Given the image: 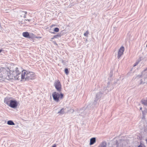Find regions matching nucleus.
Wrapping results in <instances>:
<instances>
[{
    "mask_svg": "<svg viewBox=\"0 0 147 147\" xmlns=\"http://www.w3.org/2000/svg\"><path fill=\"white\" fill-rule=\"evenodd\" d=\"M26 72L24 70L22 71V73L20 71L18 67L16 68L15 71H14L12 74H10V75H8V77L10 79H15L17 80H19L20 79H23L25 78Z\"/></svg>",
    "mask_w": 147,
    "mask_h": 147,
    "instance_id": "1",
    "label": "nucleus"
},
{
    "mask_svg": "<svg viewBox=\"0 0 147 147\" xmlns=\"http://www.w3.org/2000/svg\"><path fill=\"white\" fill-rule=\"evenodd\" d=\"M35 75L34 73L32 72H27L25 76L26 80H33L35 78Z\"/></svg>",
    "mask_w": 147,
    "mask_h": 147,
    "instance_id": "2",
    "label": "nucleus"
},
{
    "mask_svg": "<svg viewBox=\"0 0 147 147\" xmlns=\"http://www.w3.org/2000/svg\"><path fill=\"white\" fill-rule=\"evenodd\" d=\"M54 86L56 90L59 92L61 90V86L60 82L59 80H56L54 84Z\"/></svg>",
    "mask_w": 147,
    "mask_h": 147,
    "instance_id": "3",
    "label": "nucleus"
},
{
    "mask_svg": "<svg viewBox=\"0 0 147 147\" xmlns=\"http://www.w3.org/2000/svg\"><path fill=\"white\" fill-rule=\"evenodd\" d=\"M18 102L16 100H12L11 101L8 106L12 108H16L18 106Z\"/></svg>",
    "mask_w": 147,
    "mask_h": 147,
    "instance_id": "4",
    "label": "nucleus"
},
{
    "mask_svg": "<svg viewBox=\"0 0 147 147\" xmlns=\"http://www.w3.org/2000/svg\"><path fill=\"white\" fill-rule=\"evenodd\" d=\"M52 96L54 100L56 102H58L59 101V96L58 93L54 92L52 94Z\"/></svg>",
    "mask_w": 147,
    "mask_h": 147,
    "instance_id": "5",
    "label": "nucleus"
},
{
    "mask_svg": "<svg viewBox=\"0 0 147 147\" xmlns=\"http://www.w3.org/2000/svg\"><path fill=\"white\" fill-rule=\"evenodd\" d=\"M102 94L101 92H99L97 93L96 95V98L94 102V105L96 104L97 100L102 97Z\"/></svg>",
    "mask_w": 147,
    "mask_h": 147,
    "instance_id": "6",
    "label": "nucleus"
},
{
    "mask_svg": "<svg viewBox=\"0 0 147 147\" xmlns=\"http://www.w3.org/2000/svg\"><path fill=\"white\" fill-rule=\"evenodd\" d=\"M124 50V48L123 46H121L119 49L118 51L117 57L119 59L121 56L123 54Z\"/></svg>",
    "mask_w": 147,
    "mask_h": 147,
    "instance_id": "7",
    "label": "nucleus"
},
{
    "mask_svg": "<svg viewBox=\"0 0 147 147\" xmlns=\"http://www.w3.org/2000/svg\"><path fill=\"white\" fill-rule=\"evenodd\" d=\"M11 100L10 99V98L8 97H7L4 98V102L8 106L11 101Z\"/></svg>",
    "mask_w": 147,
    "mask_h": 147,
    "instance_id": "8",
    "label": "nucleus"
},
{
    "mask_svg": "<svg viewBox=\"0 0 147 147\" xmlns=\"http://www.w3.org/2000/svg\"><path fill=\"white\" fill-rule=\"evenodd\" d=\"M22 35L25 38H31L28 32H23L22 33Z\"/></svg>",
    "mask_w": 147,
    "mask_h": 147,
    "instance_id": "9",
    "label": "nucleus"
},
{
    "mask_svg": "<svg viewBox=\"0 0 147 147\" xmlns=\"http://www.w3.org/2000/svg\"><path fill=\"white\" fill-rule=\"evenodd\" d=\"M107 144L105 141H103L98 146V147H107Z\"/></svg>",
    "mask_w": 147,
    "mask_h": 147,
    "instance_id": "10",
    "label": "nucleus"
},
{
    "mask_svg": "<svg viewBox=\"0 0 147 147\" xmlns=\"http://www.w3.org/2000/svg\"><path fill=\"white\" fill-rule=\"evenodd\" d=\"M96 142V138H93L90 139V144L91 145L94 144Z\"/></svg>",
    "mask_w": 147,
    "mask_h": 147,
    "instance_id": "11",
    "label": "nucleus"
},
{
    "mask_svg": "<svg viewBox=\"0 0 147 147\" xmlns=\"http://www.w3.org/2000/svg\"><path fill=\"white\" fill-rule=\"evenodd\" d=\"M27 12L25 11H22L20 13V16L21 17L26 18V15L27 14Z\"/></svg>",
    "mask_w": 147,
    "mask_h": 147,
    "instance_id": "12",
    "label": "nucleus"
},
{
    "mask_svg": "<svg viewBox=\"0 0 147 147\" xmlns=\"http://www.w3.org/2000/svg\"><path fill=\"white\" fill-rule=\"evenodd\" d=\"M64 109L62 108L58 112V113L59 114H63L65 113Z\"/></svg>",
    "mask_w": 147,
    "mask_h": 147,
    "instance_id": "13",
    "label": "nucleus"
},
{
    "mask_svg": "<svg viewBox=\"0 0 147 147\" xmlns=\"http://www.w3.org/2000/svg\"><path fill=\"white\" fill-rule=\"evenodd\" d=\"M7 124L10 125H15L14 123L11 120H9L7 122Z\"/></svg>",
    "mask_w": 147,
    "mask_h": 147,
    "instance_id": "14",
    "label": "nucleus"
},
{
    "mask_svg": "<svg viewBox=\"0 0 147 147\" xmlns=\"http://www.w3.org/2000/svg\"><path fill=\"white\" fill-rule=\"evenodd\" d=\"M141 102L142 104L145 105H147V100H142Z\"/></svg>",
    "mask_w": 147,
    "mask_h": 147,
    "instance_id": "15",
    "label": "nucleus"
},
{
    "mask_svg": "<svg viewBox=\"0 0 147 147\" xmlns=\"http://www.w3.org/2000/svg\"><path fill=\"white\" fill-rule=\"evenodd\" d=\"M108 88H109V85H108L107 87L106 88H105L104 89V92H105V94L107 93V92L108 91L111 90H109V89Z\"/></svg>",
    "mask_w": 147,
    "mask_h": 147,
    "instance_id": "16",
    "label": "nucleus"
},
{
    "mask_svg": "<svg viewBox=\"0 0 147 147\" xmlns=\"http://www.w3.org/2000/svg\"><path fill=\"white\" fill-rule=\"evenodd\" d=\"M65 72L66 75H68L69 74V70L67 68H65Z\"/></svg>",
    "mask_w": 147,
    "mask_h": 147,
    "instance_id": "17",
    "label": "nucleus"
},
{
    "mask_svg": "<svg viewBox=\"0 0 147 147\" xmlns=\"http://www.w3.org/2000/svg\"><path fill=\"white\" fill-rule=\"evenodd\" d=\"M59 98L61 99H62L63 98V94H62L61 92L60 94H59Z\"/></svg>",
    "mask_w": 147,
    "mask_h": 147,
    "instance_id": "18",
    "label": "nucleus"
},
{
    "mask_svg": "<svg viewBox=\"0 0 147 147\" xmlns=\"http://www.w3.org/2000/svg\"><path fill=\"white\" fill-rule=\"evenodd\" d=\"M89 34L88 31V30H87L86 32H85L84 34V35L85 36H87Z\"/></svg>",
    "mask_w": 147,
    "mask_h": 147,
    "instance_id": "19",
    "label": "nucleus"
},
{
    "mask_svg": "<svg viewBox=\"0 0 147 147\" xmlns=\"http://www.w3.org/2000/svg\"><path fill=\"white\" fill-rule=\"evenodd\" d=\"M59 31V29L58 28H55L54 29V31L56 32H58Z\"/></svg>",
    "mask_w": 147,
    "mask_h": 147,
    "instance_id": "20",
    "label": "nucleus"
},
{
    "mask_svg": "<svg viewBox=\"0 0 147 147\" xmlns=\"http://www.w3.org/2000/svg\"><path fill=\"white\" fill-rule=\"evenodd\" d=\"M61 36V35L60 34H57L55 35L54 36V38H57L58 37H60Z\"/></svg>",
    "mask_w": 147,
    "mask_h": 147,
    "instance_id": "21",
    "label": "nucleus"
},
{
    "mask_svg": "<svg viewBox=\"0 0 147 147\" xmlns=\"http://www.w3.org/2000/svg\"><path fill=\"white\" fill-rule=\"evenodd\" d=\"M61 62L63 63V64L65 65V61H64L62 59L61 60Z\"/></svg>",
    "mask_w": 147,
    "mask_h": 147,
    "instance_id": "22",
    "label": "nucleus"
},
{
    "mask_svg": "<svg viewBox=\"0 0 147 147\" xmlns=\"http://www.w3.org/2000/svg\"><path fill=\"white\" fill-rule=\"evenodd\" d=\"M139 63V61H137L134 65V66L135 67Z\"/></svg>",
    "mask_w": 147,
    "mask_h": 147,
    "instance_id": "23",
    "label": "nucleus"
},
{
    "mask_svg": "<svg viewBox=\"0 0 147 147\" xmlns=\"http://www.w3.org/2000/svg\"><path fill=\"white\" fill-rule=\"evenodd\" d=\"M141 57H140V58L139 59H138V60L137 61H139V62L141 61Z\"/></svg>",
    "mask_w": 147,
    "mask_h": 147,
    "instance_id": "24",
    "label": "nucleus"
},
{
    "mask_svg": "<svg viewBox=\"0 0 147 147\" xmlns=\"http://www.w3.org/2000/svg\"><path fill=\"white\" fill-rule=\"evenodd\" d=\"M25 20L26 21H28V22H29L31 21V19H26Z\"/></svg>",
    "mask_w": 147,
    "mask_h": 147,
    "instance_id": "25",
    "label": "nucleus"
},
{
    "mask_svg": "<svg viewBox=\"0 0 147 147\" xmlns=\"http://www.w3.org/2000/svg\"><path fill=\"white\" fill-rule=\"evenodd\" d=\"M56 147V146L55 144L54 145H53V146L52 147Z\"/></svg>",
    "mask_w": 147,
    "mask_h": 147,
    "instance_id": "26",
    "label": "nucleus"
},
{
    "mask_svg": "<svg viewBox=\"0 0 147 147\" xmlns=\"http://www.w3.org/2000/svg\"><path fill=\"white\" fill-rule=\"evenodd\" d=\"M138 147H142V146L141 145H139Z\"/></svg>",
    "mask_w": 147,
    "mask_h": 147,
    "instance_id": "27",
    "label": "nucleus"
},
{
    "mask_svg": "<svg viewBox=\"0 0 147 147\" xmlns=\"http://www.w3.org/2000/svg\"><path fill=\"white\" fill-rule=\"evenodd\" d=\"M142 107H141L140 108V110H142Z\"/></svg>",
    "mask_w": 147,
    "mask_h": 147,
    "instance_id": "28",
    "label": "nucleus"
},
{
    "mask_svg": "<svg viewBox=\"0 0 147 147\" xmlns=\"http://www.w3.org/2000/svg\"><path fill=\"white\" fill-rule=\"evenodd\" d=\"M2 51V50L1 49H0V53H1Z\"/></svg>",
    "mask_w": 147,
    "mask_h": 147,
    "instance_id": "29",
    "label": "nucleus"
},
{
    "mask_svg": "<svg viewBox=\"0 0 147 147\" xmlns=\"http://www.w3.org/2000/svg\"><path fill=\"white\" fill-rule=\"evenodd\" d=\"M107 84L108 85H109V82Z\"/></svg>",
    "mask_w": 147,
    "mask_h": 147,
    "instance_id": "30",
    "label": "nucleus"
}]
</instances>
